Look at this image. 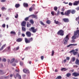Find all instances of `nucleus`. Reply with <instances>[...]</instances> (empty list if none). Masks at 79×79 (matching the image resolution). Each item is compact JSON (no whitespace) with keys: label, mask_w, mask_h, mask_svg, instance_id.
<instances>
[{"label":"nucleus","mask_w":79,"mask_h":79,"mask_svg":"<svg viewBox=\"0 0 79 79\" xmlns=\"http://www.w3.org/2000/svg\"><path fill=\"white\" fill-rule=\"evenodd\" d=\"M71 73H67L66 74V76L67 77H69L70 76H71Z\"/></svg>","instance_id":"27"},{"label":"nucleus","mask_w":79,"mask_h":79,"mask_svg":"<svg viewBox=\"0 0 79 79\" xmlns=\"http://www.w3.org/2000/svg\"><path fill=\"white\" fill-rule=\"evenodd\" d=\"M2 27H3V28H5L6 27V24H5V23L3 24Z\"/></svg>","instance_id":"42"},{"label":"nucleus","mask_w":79,"mask_h":79,"mask_svg":"<svg viewBox=\"0 0 79 79\" xmlns=\"http://www.w3.org/2000/svg\"><path fill=\"white\" fill-rule=\"evenodd\" d=\"M33 39L32 37L30 38H28V39L27 38H25V41L26 43H29L31 41H33Z\"/></svg>","instance_id":"2"},{"label":"nucleus","mask_w":79,"mask_h":79,"mask_svg":"<svg viewBox=\"0 0 79 79\" xmlns=\"http://www.w3.org/2000/svg\"><path fill=\"white\" fill-rule=\"evenodd\" d=\"M19 49V46H18V47H17V48H16V49L17 50H18V49Z\"/></svg>","instance_id":"56"},{"label":"nucleus","mask_w":79,"mask_h":79,"mask_svg":"<svg viewBox=\"0 0 79 79\" xmlns=\"http://www.w3.org/2000/svg\"><path fill=\"white\" fill-rule=\"evenodd\" d=\"M73 39V40H72V41L74 43H75V40L74 39Z\"/></svg>","instance_id":"59"},{"label":"nucleus","mask_w":79,"mask_h":79,"mask_svg":"<svg viewBox=\"0 0 79 79\" xmlns=\"http://www.w3.org/2000/svg\"><path fill=\"white\" fill-rule=\"evenodd\" d=\"M26 35H27V36L28 37H31V32H30V31H27V32H26Z\"/></svg>","instance_id":"8"},{"label":"nucleus","mask_w":79,"mask_h":79,"mask_svg":"<svg viewBox=\"0 0 79 79\" xmlns=\"http://www.w3.org/2000/svg\"><path fill=\"white\" fill-rule=\"evenodd\" d=\"M18 17H19V15L18 14H17L15 16V18H16V19H17V18H18Z\"/></svg>","instance_id":"40"},{"label":"nucleus","mask_w":79,"mask_h":79,"mask_svg":"<svg viewBox=\"0 0 79 79\" xmlns=\"http://www.w3.org/2000/svg\"><path fill=\"white\" fill-rule=\"evenodd\" d=\"M78 18H79V17H77L76 18V19H75L76 21H78V19H79Z\"/></svg>","instance_id":"57"},{"label":"nucleus","mask_w":79,"mask_h":79,"mask_svg":"<svg viewBox=\"0 0 79 79\" xmlns=\"http://www.w3.org/2000/svg\"><path fill=\"white\" fill-rule=\"evenodd\" d=\"M60 14V10H58V12H57V15H59Z\"/></svg>","instance_id":"48"},{"label":"nucleus","mask_w":79,"mask_h":79,"mask_svg":"<svg viewBox=\"0 0 79 79\" xmlns=\"http://www.w3.org/2000/svg\"><path fill=\"white\" fill-rule=\"evenodd\" d=\"M30 23H31L32 24H33L34 23V22L33 21V19H31L30 20Z\"/></svg>","instance_id":"26"},{"label":"nucleus","mask_w":79,"mask_h":79,"mask_svg":"<svg viewBox=\"0 0 79 79\" xmlns=\"http://www.w3.org/2000/svg\"><path fill=\"white\" fill-rule=\"evenodd\" d=\"M7 49L8 50H9V51H10L11 48H10V46H8V47H7Z\"/></svg>","instance_id":"46"},{"label":"nucleus","mask_w":79,"mask_h":79,"mask_svg":"<svg viewBox=\"0 0 79 79\" xmlns=\"http://www.w3.org/2000/svg\"><path fill=\"white\" fill-rule=\"evenodd\" d=\"M2 10H4V9L6 10V9L5 7H2Z\"/></svg>","instance_id":"43"},{"label":"nucleus","mask_w":79,"mask_h":79,"mask_svg":"<svg viewBox=\"0 0 79 79\" xmlns=\"http://www.w3.org/2000/svg\"><path fill=\"white\" fill-rule=\"evenodd\" d=\"M40 23L41 25H43L44 26L45 25L44 23H43V22H42V21H40Z\"/></svg>","instance_id":"34"},{"label":"nucleus","mask_w":79,"mask_h":79,"mask_svg":"<svg viewBox=\"0 0 79 79\" xmlns=\"http://www.w3.org/2000/svg\"><path fill=\"white\" fill-rule=\"evenodd\" d=\"M22 36H23V37H24L25 36V35L24 33H22Z\"/></svg>","instance_id":"52"},{"label":"nucleus","mask_w":79,"mask_h":79,"mask_svg":"<svg viewBox=\"0 0 79 79\" xmlns=\"http://www.w3.org/2000/svg\"><path fill=\"white\" fill-rule=\"evenodd\" d=\"M61 11H64L65 10V9L64 8V7H63V8L61 10Z\"/></svg>","instance_id":"54"},{"label":"nucleus","mask_w":79,"mask_h":79,"mask_svg":"<svg viewBox=\"0 0 79 79\" xmlns=\"http://www.w3.org/2000/svg\"><path fill=\"white\" fill-rule=\"evenodd\" d=\"M71 10H68L67 11L65 12L64 14V12H61V14L63 15H66V16H69V14H71Z\"/></svg>","instance_id":"1"},{"label":"nucleus","mask_w":79,"mask_h":79,"mask_svg":"<svg viewBox=\"0 0 79 79\" xmlns=\"http://www.w3.org/2000/svg\"><path fill=\"white\" fill-rule=\"evenodd\" d=\"M20 64L21 65H23V62H20Z\"/></svg>","instance_id":"47"},{"label":"nucleus","mask_w":79,"mask_h":79,"mask_svg":"<svg viewBox=\"0 0 79 79\" xmlns=\"http://www.w3.org/2000/svg\"><path fill=\"white\" fill-rule=\"evenodd\" d=\"M12 65H13L14 66H15L16 65V64H12Z\"/></svg>","instance_id":"64"},{"label":"nucleus","mask_w":79,"mask_h":79,"mask_svg":"<svg viewBox=\"0 0 79 79\" xmlns=\"http://www.w3.org/2000/svg\"><path fill=\"white\" fill-rule=\"evenodd\" d=\"M54 11H52V12H51V14L52 15H54Z\"/></svg>","instance_id":"49"},{"label":"nucleus","mask_w":79,"mask_h":79,"mask_svg":"<svg viewBox=\"0 0 79 79\" xmlns=\"http://www.w3.org/2000/svg\"><path fill=\"white\" fill-rule=\"evenodd\" d=\"M23 6L24 7H28L29 6L28 4L25 3H23Z\"/></svg>","instance_id":"15"},{"label":"nucleus","mask_w":79,"mask_h":79,"mask_svg":"<svg viewBox=\"0 0 79 79\" xmlns=\"http://www.w3.org/2000/svg\"><path fill=\"white\" fill-rule=\"evenodd\" d=\"M66 59H67V60H69L70 59L69 57H67Z\"/></svg>","instance_id":"53"},{"label":"nucleus","mask_w":79,"mask_h":79,"mask_svg":"<svg viewBox=\"0 0 79 79\" xmlns=\"http://www.w3.org/2000/svg\"><path fill=\"white\" fill-rule=\"evenodd\" d=\"M75 51L74 52V55H75L77 54H78V52H75Z\"/></svg>","instance_id":"41"},{"label":"nucleus","mask_w":79,"mask_h":79,"mask_svg":"<svg viewBox=\"0 0 79 79\" xmlns=\"http://www.w3.org/2000/svg\"><path fill=\"white\" fill-rule=\"evenodd\" d=\"M67 60H66V59H64V62L65 63V62H66Z\"/></svg>","instance_id":"62"},{"label":"nucleus","mask_w":79,"mask_h":79,"mask_svg":"<svg viewBox=\"0 0 79 79\" xmlns=\"http://www.w3.org/2000/svg\"><path fill=\"white\" fill-rule=\"evenodd\" d=\"M75 64H78V65H79V60L78 59H76Z\"/></svg>","instance_id":"22"},{"label":"nucleus","mask_w":79,"mask_h":79,"mask_svg":"<svg viewBox=\"0 0 79 79\" xmlns=\"http://www.w3.org/2000/svg\"><path fill=\"white\" fill-rule=\"evenodd\" d=\"M31 25V24H30V23H27V27H30Z\"/></svg>","instance_id":"28"},{"label":"nucleus","mask_w":79,"mask_h":79,"mask_svg":"<svg viewBox=\"0 0 79 79\" xmlns=\"http://www.w3.org/2000/svg\"><path fill=\"white\" fill-rule=\"evenodd\" d=\"M16 77H18L19 79H21V76L19 75V73H17Z\"/></svg>","instance_id":"16"},{"label":"nucleus","mask_w":79,"mask_h":79,"mask_svg":"<svg viewBox=\"0 0 79 79\" xmlns=\"http://www.w3.org/2000/svg\"><path fill=\"white\" fill-rule=\"evenodd\" d=\"M31 16L32 18H35V19H37V17L36 15H32Z\"/></svg>","instance_id":"31"},{"label":"nucleus","mask_w":79,"mask_h":79,"mask_svg":"<svg viewBox=\"0 0 79 79\" xmlns=\"http://www.w3.org/2000/svg\"><path fill=\"white\" fill-rule=\"evenodd\" d=\"M35 5L33 4V5H32V6L31 7H30V8H29V11H32V10H35Z\"/></svg>","instance_id":"7"},{"label":"nucleus","mask_w":79,"mask_h":79,"mask_svg":"<svg viewBox=\"0 0 79 79\" xmlns=\"http://www.w3.org/2000/svg\"><path fill=\"white\" fill-rule=\"evenodd\" d=\"M69 35H67L66 36L65 38L63 40V41L64 43V44H67V42L69 40Z\"/></svg>","instance_id":"3"},{"label":"nucleus","mask_w":79,"mask_h":79,"mask_svg":"<svg viewBox=\"0 0 79 79\" xmlns=\"http://www.w3.org/2000/svg\"><path fill=\"white\" fill-rule=\"evenodd\" d=\"M79 4V1H75L73 3V5L74 6H77Z\"/></svg>","instance_id":"13"},{"label":"nucleus","mask_w":79,"mask_h":79,"mask_svg":"<svg viewBox=\"0 0 79 79\" xmlns=\"http://www.w3.org/2000/svg\"><path fill=\"white\" fill-rule=\"evenodd\" d=\"M54 50H52V56H54Z\"/></svg>","instance_id":"37"},{"label":"nucleus","mask_w":79,"mask_h":79,"mask_svg":"<svg viewBox=\"0 0 79 79\" xmlns=\"http://www.w3.org/2000/svg\"><path fill=\"white\" fill-rule=\"evenodd\" d=\"M63 21H64V22H65L66 23H67L69 22V19L66 18L63 19Z\"/></svg>","instance_id":"9"},{"label":"nucleus","mask_w":79,"mask_h":79,"mask_svg":"<svg viewBox=\"0 0 79 79\" xmlns=\"http://www.w3.org/2000/svg\"><path fill=\"white\" fill-rule=\"evenodd\" d=\"M6 58H3L2 59V61H3L4 62H6Z\"/></svg>","instance_id":"45"},{"label":"nucleus","mask_w":79,"mask_h":79,"mask_svg":"<svg viewBox=\"0 0 79 79\" xmlns=\"http://www.w3.org/2000/svg\"><path fill=\"white\" fill-rule=\"evenodd\" d=\"M44 56H41V59L42 60H43L44 59Z\"/></svg>","instance_id":"44"},{"label":"nucleus","mask_w":79,"mask_h":79,"mask_svg":"<svg viewBox=\"0 0 79 79\" xmlns=\"http://www.w3.org/2000/svg\"><path fill=\"white\" fill-rule=\"evenodd\" d=\"M22 38H19L16 40V41L18 42H21V41H22Z\"/></svg>","instance_id":"14"},{"label":"nucleus","mask_w":79,"mask_h":79,"mask_svg":"<svg viewBox=\"0 0 79 79\" xmlns=\"http://www.w3.org/2000/svg\"><path fill=\"white\" fill-rule=\"evenodd\" d=\"M23 71L24 72H25V73H27V72H28V73H30L29 70H27V69H23Z\"/></svg>","instance_id":"19"},{"label":"nucleus","mask_w":79,"mask_h":79,"mask_svg":"<svg viewBox=\"0 0 79 79\" xmlns=\"http://www.w3.org/2000/svg\"><path fill=\"white\" fill-rule=\"evenodd\" d=\"M74 51H75L74 50H72L71 51H70V52H73V54L74 55Z\"/></svg>","instance_id":"50"},{"label":"nucleus","mask_w":79,"mask_h":79,"mask_svg":"<svg viewBox=\"0 0 79 79\" xmlns=\"http://www.w3.org/2000/svg\"><path fill=\"white\" fill-rule=\"evenodd\" d=\"M29 31H32L33 33H36L37 31V28H35V27H32L29 29Z\"/></svg>","instance_id":"4"},{"label":"nucleus","mask_w":79,"mask_h":79,"mask_svg":"<svg viewBox=\"0 0 79 79\" xmlns=\"http://www.w3.org/2000/svg\"><path fill=\"white\" fill-rule=\"evenodd\" d=\"M67 70V69L66 68H62L61 69V70L62 71H66Z\"/></svg>","instance_id":"25"},{"label":"nucleus","mask_w":79,"mask_h":79,"mask_svg":"<svg viewBox=\"0 0 79 79\" xmlns=\"http://www.w3.org/2000/svg\"><path fill=\"white\" fill-rule=\"evenodd\" d=\"M54 22L56 24H58L59 25H61V24H62V23H61V22H60L58 21H56V20H54Z\"/></svg>","instance_id":"12"},{"label":"nucleus","mask_w":79,"mask_h":79,"mask_svg":"<svg viewBox=\"0 0 79 79\" xmlns=\"http://www.w3.org/2000/svg\"><path fill=\"white\" fill-rule=\"evenodd\" d=\"M6 1V0H1V2H4Z\"/></svg>","instance_id":"51"},{"label":"nucleus","mask_w":79,"mask_h":79,"mask_svg":"<svg viewBox=\"0 0 79 79\" xmlns=\"http://www.w3.org/2000/svg\"><path fill=\"white\" fill-rule=\"evenodd\" d=\"M77 44H69V45H68L67 46V47H69L70 46H77Z\"/></svg>","instance_id":"17"},{"label":"nucleus","mask_w":79,"mask_h":79,"mask_svg":"<svg viewBox=\"0 0 79 79\" xmlns=\"http://www.w3.org/2000/svg\"><path fill=\"white\" fill-rule=\"evenodd\" d=\"M10 59H7V62H10Z\"/></svg>","instance_id":"63"},{"label":"nucleus","mask_w":79,"mask_h":79,"mask_svg":"<svg viewBox=\"0 0 79 79\" xmlns=\"http://www.w3.org/2000/svg\"><path fill=\"white\" fill-rule=\"evenodd\" d=\"M5 78H9L8 76H7L5 77Z\"/></svg>","instance_id":"61"},{"label":"nucleus","mask_w":79,"mask_h":79,"mask_svg":"<svg viewBox=\"0 0 79 79\" xmlns=\"http://www.w3.org/2000/svg\"><path fill=\"white\" fill-rule=\"evenodd\" d=\"M10 33L11 35H16V32L13 31H11Z\"/></svg>","instance_id":"18"},{"label":"nucleus","mask_w":79,"mask_h":79,"mask_svg":"<svg viewBox=\"0 0 79 79\" xmlns=\"http://www.w3.org/2000/svg\"><path fill=\"white\" fill-rule=\"evenodd\" d=\"M26 22H25V21H23L21 23V26H23V27H26Z\"/></svg>","instance_id":"11"},{"label":"nucleus","mask_w":79,"mask_h":79,"mask_svg":"<svg viewBox=\"0 0 79 79\" xmlns=\"http://www.w3.org/2000/svg\"><path fill=\"white\" fill-rule=\"evenodd\" d=\"M22 30L24 31H25L26 30V28L25 27H22Z\"/></svg>","instance_id":"23"},{"label":"nucleus","mask_w":79,"mask_h":79,"mask_svg":"<svg viewBox=\"0 0 79 79\" xmlns=\"http://www.w3.org/2000/svg\"><path fill=\"white\" fill-rule=\"evenodd\" d=\"M75 60H76L75 57H73L72 58V61L74 62V61H75Z\"/></svg>","instance_id":"39"},{"label":"nucleus","mask_w":79,"mask_h":79,"mask_svg":"<svg viewBox=\"0 0 79 79\" xmlns=\"http://www.w3.org/2000/svg\"><path fill=\"white\" fill-rule=\"evenodd\" d=\"M73 75L75 77H77V76H79V73H77V72H73L72 73Z\"/></svg>","instance_id":"10"},{"label":"nucleus","mask_w":79,"mask_h":79,"mask_svg":"<svg viewBox=\"0 0 79 79\" xmlns=\"http://www.w3.org/2000/svg\"><path fill=\"white\" fill-rule=\"evenodd\" d=\"M71 10L70 13L71 12V13L72 14H74L76 12V10Z\"/></svg>","instance_id":"20"},{"label":"nucleus","mask_w":79,"mask_h":79,"mask_svg":"<svg viewBox=\"0 0 79 79\" xmlns=\"http://www.w3.org/2000/svg\"><path fill=\"white\" fill-rule=\"evenodd\" d=\"M57 34L59 35L63 36L64 35V31L63 30H60L57 32Z\"/></svg>","instance_id":"5"},{"label":"nucleus","mask_w":79,"mask_h":79,"mask_svg":"<svg viewBox=\"0 0 79 79\" xmlns=\"http://www.w3.org/2000/svg\"><path fill=\"white\" fill-rule=\"evenodd\" d=\"M15 60V58H13V59H12V60H10V63L12 64V63H13V62H14Z\"/></svg>","instance_id":"32"},{"label":"nucleus","mask_w":79,"mask_h":79,"mask_svg":"<svg viewBox=\"0 0 79 79\" xmlns=\"http://www.w3.org/2000/svg\"><path fill=\"white\" fill-rule=\"evenodd\" d=\"M73 67L76 68L78 67V66L76 65H73Z\"/></svg>","instance_id":"58"},{"label":"nucleus","mask_w":79,"mask_h":79,"mask_svg":"<svg viewBox=\"0 0 79 79\" xmlns=\"http://www.w3.org/2000/svg\"><path fill=\"white\" fill-rule=\"evenodd\" d=\"M54 9L55 10H57L58 9V7H56V6L54 7Z\"/></svg>","instance_id":"35"},{"label":"nucleus","mask_w":79,"mask_h":79,"mask_svg":"<svg viewBox=\"0 0 79 79\" xmlns=\"http://www.w3.org/2000/svg\"><path fill=\"white\" fill-rule=\"evenodd\" d=\"M77 35L79 36V30H77Z\"/></svg>","instance_id":"38"},{"label":"nucleus","mask_w":79,"mask_h":79,"mask_svg":"<svg viewBox=\"0 0 79 79\" xmlns=\"http://www.w3.org/2000/svg\"><path fill=\"white\" fill-rule=\"evenodd\" d=\"M20 6L19 4H15V7L16 8H18Z\"/></svg>","instance_id":"24"},{"label":"nucleus","mask_w":79,"mask_h":79,"mask_svg":"<svg viewBox=\"0 0 79 79\" xmlns=\"http://www.w3.org/2000/svg\"><path fill=\"white\" fill-rule=\"evenodd\" d=\"M46 23H48V24H50V23H51V21L49 20H48L47 21Z\"/></svg>","instance_id":"29"},{"label":"nucleus","mask_w":79,"mask_h":79,"mask_svg":"<svg viewBox=\"0 0 79 79\" xmlns=\"http://www.w3.org/2000/svg\"><path fill=\"white\" fill-rule=\"evenodd\" d=\"M69 6H72L73 3H72L71 2H69Z\"/></svg>","instance_id":"55"},{"label":"nucleus","mask_w":79,"mask_h":79,"mask_svg":"<svg viewBox=\"0 0 79 79\" xmlns=\"http://www.w3.org/2000/svg\"><path fill=\"white\" fill-rule=\"evenodd\" d=\"M76 37L77 38L79 37V36L77 35V30L74 31V35L72 36V39H74V40L76 38Z\"/></svg>","instance_id":"6"},{"label":"nucleus","mask_w":79,"mask_h":79,"mask_svg":"<svg viewBox=\"0 0 79 79\" xmlns=\"http://www.w3.org/2000/svg\"><path fill=\"white\" fill-rule=\"evenodd\" d=\"M61 78H62V77L61 76H60L57 77V78H56L55 79H60Z\"/></svg>","instance_id":"33"},{"label":"nucleus","mask_w":79,"mask_h":79,"mask_svg":"<svg viewBox=\"0 0 79 79\" xmlns=\"http://www.w3.org/2000/svg\"><path fill=\"white\" fill-rule=\"evenodd\" d=\"M29 19V17H26L24 19L25 21H28Z\"/></svg>","instance_id":"36"},{"label":"nucleus","mask_w":79,"mask_h":79,"mask_svg":"<svg viewBox=\"0 0 79 79\" xmlns=\"http://www.w3.org/2000/svg\"><path fill=\"white\" fill-rule=\"evenodd\" d=\"M4 73L3 70H0V74L2 75L4 74Z\"/></svg>","instance_id":"30"},{"label":"nucleus","mask_w":79,"mask_h":79,"mask_svg":"<svg viewBox=\"0 0 79 79\" xmlns=\"http://www.w3.org/2000/svg\"><path fill=\"white\" fill-rule=\"evenodd\" d=\"M70 71H71V72H73L74 71V69H73V70H70Z\"/></svg>","instance_id":"60"},{"label":"nucleus","mask_w":79,"mask_h":79,"mask_svg":"<svg viewBox=\"0 0 79 79\" xmlns=\"http://www.w3.org/2000/svg\"><path fill=\"white\" fill-rule=\"evenodd\" d=\"M6 46V44H4V45L2 46L1 48H0V51H2V50L4 49V48H5Z\"/></svg>","instance_id":"21"}]
</instances>
